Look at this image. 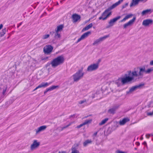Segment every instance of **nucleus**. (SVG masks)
Instances as JSON below:
<instances>
[{
  "label": "nucleus",
  "instance_id": "1",
  "mask_svg": "<svg viewBox=\"0 0 153 153\" xmlns=\"http://www.w3.org/2000/svg\"><path fill=\"white\" fill-rule=\"evenodd\" d=\"M132 71H128L127 74H125L123 77L119 78L116 80L115 83L118 87L124 85L126 83L136 81L134 76L132 74Z\"/></svg>",
  "mask_w": 153,
  "mask_h": 153
},
{
  "label": "nucleus",
  "instance_id": "2",
  "mask_svg": "<svg viewBox=\"0 0 153 153\" xmlns=\"http://www.w3.org/2000/svg\"><path fill=\"white\" fill-rule=\"evenodd\" d=\"M153 72V67H152L146 70L145 67H137L134 69L132 71V74L134 77H137L138 79L142 78L144 75V74H149Z\"/></svg>",
  "mask_w": 153,
  "mask_h": 153
},
{
  "label": "nucleus",
  "instance_id": "3",
  "mask_svg": "<svg viewBox=\"0 0 153 153\" xmlns=\"http://www.w3.org/2000/svg\"><path fill=\"white\" fill-rule=\"evenodd\" d=\"M64 61L65 59L63 56H60L53 59L51 61L50 64L52 68H55L62 64L64 62Z\"/></svg>",
  "mask_w": 153,
  "mask_h": 153
},
{
  "label": "nucleus",
  "instance_id": "4",
  "mask_svg": "<svg viewBox=\"0 0 153 153\" xmlns=\"http://www.w3.org/2000/svg\"><path fill=\"white\" fill-rule=\"evenodd\" d=\"M84 75V73L82 71V69L78 70L72 76L74 81H78L83 77Z\"/></svg>",
  "mask_w": 153,
  "mask_h": 153
},
{
  "label": "nucleus",
  "instance_id": "5",
  "mask_svg": "<svg viewBox=\"0 0 153 153\" xmlns=\"http://www.w3.org/2000/svg\"><path fill=\"white\" fill-rule=\"evenodd\" d=\"M64 27L63 25H60L57 27L55 30V32H53V33H55L54 37L56 39L59 38L60 37V32L62 30Z\"/></svg>",
  "mask_w": 153,
  "mask_h": 153
},
{
  "label": "nucleus",
  "instance_id": "6",
  "mask_svg": "<svg viewBox=\"0 0 153 153\" xmlns=\"http://www.w3.org/2000/svg\"><path fill=\"white\" fill-rule=\"evenodd\" d=\"M111 15V12L110 10L108 8L102 14V16L99 18V19H102L103 20H106Z\"/></svg>",
  "mask_w": 153,
  "mask_h": 153
},
{
  "label": "nucleus",
  "instance_id": "7",
  "mask_svg": "<svg viewBox=\"0 0 153 153\" xmlns=\"http://www.w3.org/2000/svg\"><path fill=\"white\" fill-rule=\"evenodd\" d=\"M98 63H93L88 66L87 68L88 72H92L97 70L99 68Z\"/></svg>",
  "mask_w": 153,
  "mask_h": 153
},
{
  "label": "nucleus",
  "instance_id": "8",
  "mask_svg": "<svg viewBox=\"0 0 153 153\" xmlns=\"http://www.w3.org/2000/svg\"><path fill=\"white\" fill-rule=\"evenodd\" d=\"M144 85V84H140L138 85H136L132 87L128 91H127L126 93L128 94H129L132 93L134 91L140 88L142 86Z\"/></svg>",
  "mask_w": 153,
  "mask_h": 153
},
{
  "label": "nucleus",
  "instance_id": "9",
  "mask_svg": "<svg viewBox=\"0 0 153 153\" xmlns=\"http://www.w3.org/2000/svg\"><path fill=\"white\" fill-rule=\"evenodd\" d=\"M120 18L121 17L119 16L112 19H111L108 22L109 25L106 26V28H108L114 25V23L118 20L120 19Z\"/></svg>",
  "mask_w": 153,
  "mask_h": 153
},
{
  "label": "nucleus",
  "instance_id": "10",
  "mask_svg": "<svg viewBox=\"0 0 153 153\" xmlns=\"http://www.w3.org/2000/svg\"><path fill=\"white\" fill-rule=\"evenodd\" d=\"M108 35H105L103 37H100L99 39L96 40L92 44L93 45H98L101 42H102L104 40L109 37Z\"/></svg>",
  "mask_w": 153,
  "mask_h": 153
},
{
  "label": "nucleus",
  "instance_id": "11",
  "mask_svg": "<svg viewBox=\"0 0 153 153\" xmlns=\"http://www.w3.org/2000/svg\"><path fill=\"white\" fill-rule=\"evenodd\" d=\"M53 49V48L50 45H46L43 48V51L45 53L50 54L51 53Z\"/></svg>",
  "mask_w": 153,
  "mask_h": 153
},
{
  "label": "nucleus",
  "instance_id": "12",
  "mask_svg": "<svg viewBox=\"0 0 153 153\" xmlns=\"http://www.w3.org/2000/svg\"><path fill=\"white\" fill-rule=\"evenodd\" d=\"M72 22L73 23H76L80 20L81 16L76 13L73 14L71 16Z\"/></svg>",
  "mask_w": 153,
  "mask_h": 153
},
{
  "label": "nucleus",
  "instance_id": "13",
  "mask_svg": "<svg viewBox=\"0 0 153 153\" xmlns=\"http://www.w3.org/2000/svg\"><path fill=\"white\" fill-rule=\"evenodd\" d=\"M153 21L150 19H146L143 21L142 25L145 27H149L152 24Z\"/></svg>",
  "mask_w": 153,
  "mask_h": 153
},
{
  "label": "nucleus",
  "instance_id": "14",
  "mask_svg": "<svg viewBox=\"0 0 153 153\" xmlns=\"http://www.w3.org/2000/svg\"><path fill=\"white\" fill-rule=\"evenodd\" d=\"M91 34L90 31H88L82 35L81 37L79 38L77 41V42H78L81 40L84 39L85 38L87 37L89 35Z\"/></svg>",
  "mask_w": 153,
  "mask_h": 153
},
{
  "label": "nucleus",
  "instance_id": "15",
  "mask_svg": "<svg viewBox=\"0 0 153 153\" xmlns=\"http://www.w3.org/2000/svg\"><path fill=\"white\" fill-rule=\"evenodd\" d=\"M40 143L37 141L36 140H34L33 144L30 146V149L32 150H33L37 148L39 145Z\"/></svg>",
  "mask_w": 153,
  "mask_h": 153
},
{
  "label": "nucleus",
  "instance_id": "16",
  "mask_svg": "<svg viewBox=\"0 0 153 153\" xmlns=\"http://www.w3.org/2000/svg\"><path fill=\"white\" fill-rule=\"evenodd\" d=\"M147 0H132L130 4V7L135 6L137 5L140 1L146 2Z\"/></svg>",
  "mask_w": 153,
  "mask_h": 153
},
{
  "label": "nucleus",
  "instance_id": "17",
  "mask_svg": "<svg viewBox=\"0 0 153 153\" xmlns=\"http://www.w3.org/2000/svg\"><path fill=\"white\" fill-rule=\"evenodd\" d=\"M136 19V18L134 17L133 19L130 20L127 23L124 24L123 25V27L124 28H126L128 26L132 25L133 23L134 22Z\"/></svg>",
  "mask_w": 153,
  "mask_h": 153
},
{
  "label": "nucleus",
  "instance_id": "18",
  "mask_svg": "<svg viewBox=\"0 0 153 153\" xmlns=\"http://www.w3.org/2000/svg\"><path fill=\"white\" fill-rule=\"evenodd\" d=\"M47 126H42L39 127L37 129H36V134H39L40 132L45 130Z\"/></svg>",
  "mask_w": 153,
  "mask_h": 153
},
{
  "label": "nucleus",
  "instance_id": "19",
  "mask_svg": "<svg viewBox=\"0 0 153 153\" xmlns=\"http://www.w3.org/2000/svg\"><path fill=\"white\" fill-rule=\"evenodd\" d=\"M123 1V0H120L118 1V2H116L114 4H113L112 5H111L109 8H108L110 9V10H111L114 9V8L116 7L117 6L119 5Z\"/></svg>",
  "mask_w": 153,
  "mask_h": 153
},
{
  "label": "nucleus",
  "instance_id": "20",
  "mask_svg": "<svg viewBox=\"0 0 153 153\" xmlns=\"http://www.w3.org/2000/svg\"><path fill=\"white\" fill-rule=\"evenodd\" d=\"M92 121V120H85L84 123L81 124L80 125L77 126V128H79L82 126H83L85 125L88 124V123H90Z\"/></svg>",
  "mask_w": 153,
  "mask_h": 153
},
{
  "label": "nucleus",
  "instance_id": "21",
  "mask_svg": "<svg viewBox=\"0 0 153 153\" xmlns=\"http://www.w3.org/2000/svg\"><path fill=\"white\" fill-rule=\"evenodd\" d=\"M59 86L58 85L57 86H54L53 85L52 86L49 87V88H47L46 90L44 91V94H45L48 91H51L55 89H56L57 88H58Z\"/></svg>",
  "mask_w": 153,
  "mask_h": 153
},
{
  "label": "nucleus",
  "instance_id": "22",
  "mask_svg": "<svg viewBox=\"0 0 153 153\" xmlns=\"http://www.w3.org/2000/svg\"><path fill=\"white\" fill-rule=\"evenodd\" d=\"M129 121V119L128 118H124L122 120H120L119 122L120 125H124L127 122Z\"/></svg>",
  "mask_w": 153,
  "mask_h": 153
},
{
  "label": "nucleus",
  "instance_id": "23",
  "mask_svg": "<svg viewBox=\"0 0 153 153\" xmlns=\"http://www.w3.org/2000/svg\"><path fill=\"white\" fill-rule=\"evenodd\" d=\"M93 25L92 23H90L89 25H87L86 26L84 27L82 30V31L84 32L85 31L88 30L89 29L91 28Z\"/></svg>",
  "mask_w": 153,
  "mask_h": 153
},
{
  "label": "nucleus",
  "instance_id": "24",
  "mask_svg": "<svg viewBox=\"0 0 153 153\" xmlns=\"http://www.w3.org/2000/svg\"><path fill=\"white\" fill-rule=\"evenodd\" d=\"M92 143L91 140L88 139L85 140L83 143V145L84 147L86 146L88 144H91Z\"/></svg>",
  "mask_w": 153,
  "mask_h": 153
},
{
  "label": "nucleus",
  "instance_id": "25",
  "mask_svg": "<svg viewBox=\"0 0 153 153\" xmlns=\"http://www.w3.org/2000/svg\"><path fill=\"white\" fill-rule=\"evenodd\" d=\"M51 82L48 83V82L44 83L42 82L39 85L40 88L42 87H45L48 86L49 85L51 84Z\"/></svg>",
  "mask_w": 153,
  "mask_h": 153
},
{
  "label": "nucleus",
  "instance_id": "26",
  "mask_svg": "<svg viewBox=\"0 0 153 153\" xmlns=\"http://www.w3.org/2000/svg\"><path fill=\"white\" fill-rule=\"evenodd\" d=\"M133 16L132 14H128L126 15L124 18L120 21V22H123L125 21L127 19L131 18Z\"/></svg>",
  "mask_w": 153,
  "mask_h": 153
},
{
  "label": "nucleus",
  "instance_id": "27",
  "mask_svg": "<svg viewBox=\"0 0 153 153\" xmlns=\"http://www.w3.org/2000/svg\"><path fill=\"white\" fill-rule=\"evenodd\" d=\"M151 12V9H147L143 11L141 13V14L142 16H143L147 14H148L149 13Z\"/></svg>",
  "mask_w": 153,
  "mask_h": 153
},
{
  "label": "nucleus",
  "instance_id": "28",
  "mask_svg": "<svg viewBox=\"0 0 153 153\" xmlns=\"http://www.w3.org/2000/svg\"><path fill=\"white\" fill-rule=\"evenodd\" d=\"M6 28H4L3 29L1 30V32L0 33V36L2 37L5 34L6 32Z\"/></svg>",
  "mask_w": 153,
  "mask_h": 153
},
{
  "label": "nucleus",
  "instance_id": "29",
  "mask_svg": "<svg viewBox=\"0 0 153 153\" xmlns=\"http://www.w3.org/2000/svg\"><path fill=\"white\" fill-rule=\"evenodd\" d=\"M108 118H106L104 120H102L101 122L99 123V125H102L104 124L108 120Z\"/></svg>",
  "mask_w": 153,
  "mask_h": 153
},
{
  "label": "nucleus",
  "instance_id": "30",
  "mask_svg": "<svg viewBox=\"0 0 153 153\" xmlns=\"http://www.w3.org/2000/svg\"><path fill=\"white\" fill-rule=\"evenodd\" d=\"M115 111V109L114 108H112L108 110V112L110 114H114Z\"/></svg>",
  "mask_w": 153,
  "mask_h": 153
},
{
  "label": "nucleus",
  "instance_id": "31",
  "mask_svg": "<svg viewBox=\"0 0 153 153\" xmlns=\"http://www.w3.org/2000/svg\"><path fill=\"white\" fill-rule=\"evenodd\" d=\"M50 36L49 34H45L43 35L42 36V39H45L48 38Z\"/></svg>",
  "mask_w": 153,
  "mask_h": 153
},
{
  "label": "nucleus",
  "instance_id": "32",
  "mask_svg": "<svg viewBox=\"0 0 153 153\" xmlns=\"http://www.w3.org/2000/svg\"><path fill=\"white\" fill-rule=\"evenodd\" d=\"M86 101L85 100H81L79 102V103L80 104H82L85 102H86Z\"/></svg>",
  "mask_w": 153,
  "mask_h": 153
},
{
  "label": "nucleus",
  "instance_id": "33",
  "mask_svg": "<svg viewBox=\"0 0 153 153\" xmlns=\"http://www.w3.org/2000/svg\"><path fill=\"white\" fill-rule=\"evenodd\" d=\"M71 153H79V151L75 149H73Z\"/></svg>",
  "mask_w": 153,
  "mask_h": 153
},
{
  "label": "nucleus",
  "instance_id": "34",
  "mask_svg": "<svg viewBox=\"0 0 153 153\" xmlns=\"http://www.w3.org/2000/svg\"><path fill=\"white\" fill-rule=\"evenodd\" d=\"M7 87H6L5 89H4L3 90V92H2V94L3 95H5V93L7 90Z\"/></svg>",
  "mask_w": 153,
  "mask_h": 153
},
{
  "label": "nucleus",
  "instance_id": "35",
  "mask_svg": "<svg viewBox=\"0 0 153 153\" xmlns=\"http://www.w3.org/2000/svg\"><path fill=\"white\" fill-rule=\"evenodd\" d=\"M68 127V126L67 125L65 126H64V127H60V128H61L60 129V130L61 131H62L64 129H65V128H67Z\"/></svg>",
  "mask_w": 153,
  "mask_h": 153
},
{
  "label": "nucleus",
  "instance_id": "36",
  "mask_svg": "<svg viewBox=\"0 0 153 153\" xmlns=\"http://www.w3.org/2000/svg\"><path fill=\"white\" fill-rule=\"evenodd\" d=\"M128 3H126L125 4L123 5L122 6V9H123L124 8H126L127 6H128Z\"/></svg>",
  "mask_w": 153,
  "mask_h": 153
},
{
  "label": "nucleus",
  "instance_id": "37",
  "mask_svg": "<svg viewBox=\"0 0 153 153\" xmlns=\"http://www.w3.org/2000/svg\"><path fill=\"white\" fill-rule=\"evenodd\" d=\"M147 115L148 116H152L153 115V110L152 112L148 113Z\"/></svg>",
  "mask_w": 153,
  "mask_h": 153
},
{
  "label": "nucleus",
  "instance_id": "38",
  "mask_svg": "<svg viewBox=\"0 0 153 153\" xmlns=\"http://www.w3.org/2000/svg\"><path fill=\"white\" fill-rule=\"evenodd\" d=\"M117 153H126V152H123L120 151H117Z\"/></svg>",
  "mask_w": 153,
  "mask_h": 153
},
{
  "label": "nucleus",
  "instance_id": "39",
  "mask_svg": "<svg viewBox=\"0 0 153 153\" xmlns=\"http://www.w3.org/2000/svg\"><path fill=\"white\" fill-rule=\"evenodd\" d=\"M149 65L151 66L153 65V60L150 62Z\"/></svg>",
  "mask_w": 153,
  "mask_h": 153
},
{
  "label": "nucleus",
  "instance_id": "40",
  "mask_svg": "<svg viewBox=\"0 0 153 153\" xmlns=\"http://www.w3.org/2000/svg\"><path fill=\"white\" fill-rule=\"evenodd\" d=\"M101 59H99L97 62V63H98V66L99 67V63H100V62H101Z\"/></svg>",
  "mask_w": 153,
  "mask_h": 153
},
{
  "label": "nucleus",
  "instance_id": "41",
  "mask_svg": "<svg viewBox=\"0 0 153 153\" xmlns=\"http://www.w3.org/2000/svg\"><path fill=\"white\" fill-rule=\"evenodd\" d=\"M40 88L39 86L38 85L37 87L34 89L33 90V91H34L37 89H38Z\"/></svg>",
  "mask_w": 153,
  "mask_h": 153
},
{
  "label": "nucleus",
  "instance_id": "42",
  "mask_svg": "<svg viewBox=\"0 0 153 153\" xmlns=\"http://www.w3.org/2000/svg\"><path fill=\"white\" fill-rule=\"evenodd\" d=\"M39 3L38 2H37V3H36L34 4H36V6L34 7V8H36V5L38 4H39Z\"/></svg>",
  "mask_w": 153,
  "mask_h": 153
},
{
  "label": "nucleus",
  "instance_id": "43",
  "mask_svg": "<svg viewBox=\"0 0 153 153\" xmlns=\"http://www.w3.org/2000/svg\"><path fill=\"white\" fill-rule=\"evenodd\" d=\"M136 144L137 146H139L140 145V143L138 142H137L136 143Z\"/></svg>",
  "mask_w": 153,
  "mask_h": 153
},
{
  "label": "nucleus",
  "instance_id": "44",
  "mask_svg": "<svg viewBox=\"0 0 153 153\" xmlns=\"http://www.w3.org/2000/svg\"><path fill=\"white\" fill-rule=\"evenodd\" d=\"M3 27V25L2 24H1L0 25V30Z\"/></svg>",
  "mask_w": 153,
  "mask_h": 153
},
{
  "label": "nucleus",
  "instance_id": "45",
  "mask_svg": "<svg viewBox=\"0 0 153 153\" xmlns=\"http://www.w3.org/2000/svg\"><path fill=\"white\" fill-rule=\"evenodd\" d=\"M22 24V22H21L19 23L18 25L17 26V27L18 28L20 25H21Z\"/></svg>",
  "mask_w": 153,
  "mask_h": 153
},
{
  "label": "nucleus",
  "instance_id": "46",
  "mask_svg": "<svg viewBox=\"0 0 153 153\" xmlns=\"http://www.w3.org/2000/svg\"><path fill=\"white\" fill-rule=\"evenodd\" d=\"M73 123V122H71L68 125H67L68 126V127L70 126L71 124Z\"/></svg>",
  "mask_w": 153,
  "mask_h": 153
},
{
  "label": "nucleus",
  "instance_id": "47",
  "mask_svg": "<svg viewBox=\"0 0 153 153\" xmlns=\"http://www.w3.org/2000/svg\"><path fill=\"white\" fill-rule=\"evenodd\" d=\"M97 132H96L94 133V135L95 136H96L97 135Z\"/></svg>",
  "mask_w": 153,
  "mask_h": 153
},
{
  "label": "nucleus",
  "instance_id": "48",
  "mask_svg": "<svg viewBox=\"0 0 153 153\" xmlns=\"http://www.w3.org/2000/svg\"><path fill=\"white\" fill-rule=\"evenodd\" d=\"M143 144L144 145H146V142H145V141H144L143 143Z\"/></svg>",
  "mask_w": 153,
  "mask_h": 153
},
{
  "label": "nucleus",
  "instance_id": "49",
  "mask_svg": "<svg viewBox=\"0 0 153 153\" xmlns=\"http://www.w3.org/2000/svg\"><path fill=\"white\" fill-rule=\"evenodd\" d=\"M140 139H141V140H143V137H141V138H140Z\"/></svg>",
  "mask_w": 153,
  "mask_h": 153
},
{
  "label": "nucleus",
  "instance_id": "50",
  "mask_svg": "<svg viewBox=\"0 0 153 153\" xmlns=\"http://www.w3.org/2000/svg\"><path fill=\"white\" fill-rule=\"evenodd\" d=\"M1 90V87H0V91Z\"/></svg>",
  "mask_w": 153,
  "mask_h": 153
},
{
  "label": "nucleus",
  "instance_id": "51",
  "mask_svg": "<svg viewBox=\"0 0 153 153\" xmlns=\"http://www.w3.org/2000/svg\"><path fill=\"white\" fill-rule=\"evenodd\" d=\"M59 153H63V152H61V153H60V152H59Z\"/></svg>",
  "mask_w": 153,
  "mask_h": 153
},
{
  "label": "nucleus",
  "instance_id": "52",
  "mask_svg": "<svg viewBox=\"0 0 153 153\" xmlns=\"http://www.w3.org/2000/svg\"><path fill=\"white\" fill-rule=\"evenodd\" d=\"M135 149H136V148H135Z\"/></svg>",
  "mask_w": 153,
  "mask_h": 153
}]
</instances>
